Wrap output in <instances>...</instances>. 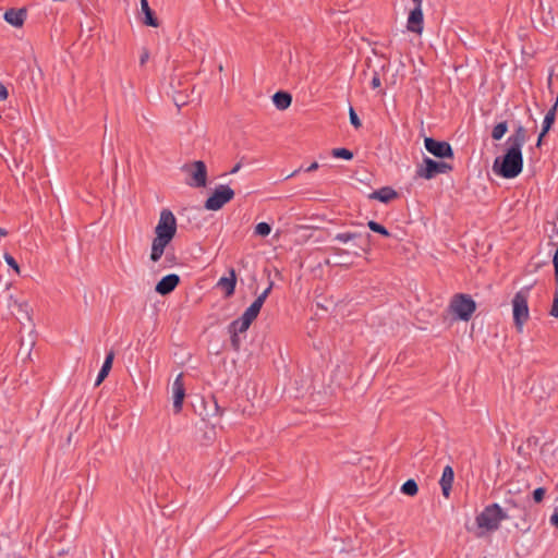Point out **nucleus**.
<instances>
[{
  "instance_id": "nucleus-1",
  "label": "nucleus",
  "mask_w": 558,
  "mask_h": 558,
  "mask_svg": "<svg viewBox=\"0 0 558 558\" xmlns=\"http://www.w3.org/2000/svg\"><path fill=\"white\" fill-rule=\"evenodd\" d=\"M523 169L522 150L508 146L505 154L495 158L493 171L504 179L517 178Z\"/></svg>"
},
{
  "instance_id": "nucleus-2",
  "label": "nucleus",
  "mask_w": 558,
  "mask_h": 558,
  "mask_svg": "<svg viewBox=\"0 0 558 558\" xmlns=\"http://www.w3.org/2000/svg\"><path fill=\"white\" fill-rule=\"evenodd\" d=\"M507 519V512L498 504H492L486 506L475 520L480 529L492 532L498 530L500 522Z\"/></svg>"
},
{
  "instance_id": "nucleus-3",
  "label": "nucleus",
  "mask_w": 558,
  "mask_h": 558,
  "mask_svg": "<svg viewBox=\"0 0 558 558\" xmlns=\"http://www.w3.org/2000/svg\"><path fill=\"white\" fill-rule=\"evenodd\" d=\"M449 308L459 319L468 322L476 310V303L471 295L458 293L451 299Z\"/></svg>"
},
{
  "instance_id": "nucleus-4",
  "label": "nucleus",
  "mask_w": 558,
  "mask_h": 558,
  "mask_svg": "<svg viewBox=\"0 0 558 558\" xmlns=\"http://www.w3.org/2000/svg\"><path fill=\"white\" fill-rule=\"evenodd\" d=\"M530 288L518 291L512 300L513 320L517 329L522 331L523 325L529 319V299Z\"/></svg>"
},
{
  "instance_id": "nucleus-5",
  "label": "nucleus",
  "mask_w": 558,
  "mask_h": 558,
  "mask_svg": "<svg viewBox=\"0 0 558 558\" xmlns=\"http://www.w3.org/2000/svg\"><path fill=\"white\" fill-rule=\"evenodd\" d=\"M453 169L451 163L446 161H436L429 157H424L422 165L416 169V177L430 180L438 174L449 173Z\"/></svg>"
},
{
  "instance_id": "nucleus-6",
  "label": "nucleus",
  "mask_w": 558,
  "mask_h": 558,
  "mask_svg": "<svg viewBox=\"0 0 558 558\" xmlns=\"http://www.w3.org/2000/svg\"><path fill=\"white\" fill-rule=\"evenodd\" d=\"M371 238L369 233L365 235L357 232H341L337 233L333 238V241H338L340 243L354 242L353 245L357 248L353 252L355 256H361V253H369L371 252Z\"/></svg>"
},
{
  "instance_id": "nucleus-7",
  "label": "nucleus",
  "mask_w": 558,
  "mask_h": 558,
  "mask_svg": "<svg viewBox=\"0 0 558 558\" xmlns=\"http://www.w3.org/2000/svg\"><path fill=\"white\" fill-rule=\"evenodd\" d=\"M234 197V191L228 185H219L205 201L204 207L207 210H219Z\"/></svg>"
},
{
  "instance_id": "nucleus-8",
  "label": "nucleus",
  "mask_w": 558,
  "mask_h": 558,
  "mask_svg": "<svg viewBox=\"0 0 558 558\" xmlns=\"http://www.w3.org/2000/svg\"><path fill=\"white\" fill-rule=\"evenodd\" d=\"M177 234V219L173 213L165 208L160 211V217L155 227V235L173 240Z\"/></svg>"
},
{
  "instance_id": "nucleus-9",
  "label": "nucleus",
  "mask_w": 558,
  "mask_h": 558,
  "mask_svg": "<svg viewBox=\"0 0 558 558\" xmlns=\"http://www.w3.org/2000/svg\"><path fill=\"white\" fill-rule=\"evenodd\" d=\"M183 171L190 174L186 184L192 187H205L207 184V167L204 161L196 160L191 165H185Z\"/></svg>"
},
{
  "instance_id": "nucleus-10",
  "label": "nucleus",
  "mask_w": 558,
  "mask_h": 558,
  "mask_svg": "<svg viewBox=\"0 0 558 558\" xmlns=\"http://www.w3.org/2000/svg\"><path fill=\"white\" fill-rule=\"evenodd\" d=\"M424 146L434 157L439 159H453L454 153L451 145L445 141H437L433 137H425Z\"/></svg>"
},
{
  "instance_id": "nucleus-11",
  "label": "nucleus",
  "mask_w": 558,
  "mask_h": 558,
  "mask_svg": "<svg viewBox=\"0 0 558 558\" xmlns=\"http://www.w3.org/2000/svg\"><path fill=\"white\" fill-rule=\"evenodd\" d=\"M272 286H274V282L270 281V283L267 287V289H265V291L262 294H259L254 300V302L242 314L247 319H250L252 323L257 318V316H258V314L260 312V308H262L263 304L265 303V300L267 299V296L269 295V293H270V291L272 289Z\"/></svg>"
},
{
  "instance_id": "nucleus-12",
  "label": "nucleus",
  "mask_w": 558,
  "mask_h": 558,
  "mask_svg": "<svg viewBox=\"0 0 558 558\" xmlns=\"http://www.w3.org/2000/svg\"><path fill=\"white\" fill-rule=\"evenodd\" d=\"M181 279L177 274L162 277L155 286V291L160 295H168L179 286Z\"/></svg>"
},
{
  "instance_id": "nucleus-13",
  "label": "nucleus",
  "mask_w": 558,
  "mask_h": 558,
  "mask_svg": "<svg viewBox=\"0 0 558 558\" xmlns=\"http://www.w3.org/2000/svg\"><path fill=\"white\" fill-rule=\"evenodd\" d=\"M172 393H173V410L174 413H180L183 405V400L185 397V388L183 383V375L179 374L172 384Z\"/></svg>"
},
{
  "instance_id": "nucleus-14",
  "label": "nucleus",
  "mask_w": 558,
  "mask_h": 558,
  "mask_svg": "<svg viewBox=\"0 0 558 558\" xmlns=\"http://www.w3.org/2000/svg\"><path fill=\"white\" fill-rule=\"evenodd\" d=\"M172 240L155 235L151 242V251L149 255V259L153 263H157L160 260L162 255L166 253V250L168 245L171 243Z\"/></svg>"
},
{
  "instance_id": "nucleus-15",
  "label": "nucleus",
  "mask_w": 558,
  "mask_h": 558,
  "mask_svg": "<svg viewBox=\"0 0 558 558\" xmlns=\"http://www.w3.org/2000/svg\"><path fill=\"white\" fill-rule=\"evenodd\" d=\"M527 130L523 125H518L514 132L508 137L507 146L522 150V146L527 141Z\"/></svg>"
},
{
  "instance_id": "nucleus-16",
  "label": "nucleus",
  "mask_w": 558,
  "mask_h": 558,
  "mask_svg": "<svg viewBox=\"0 0 558 558\" xmlns=\"http://www.w3.org/2000/svg\"><path fill=\"white\" fill-rule=\"evenodd\" d=\"M27 15V11L24 8L21 9H9L4 13V20L9 24H11L14 27H21L23 26L25 19Z\"/></svg>"
},
{
  "instance_id": "nucleus-17",
  "label": "nucleus",
  "mask_w": 558,
  "mask_h": 558,
  "mask_svg": "<svg viewBox=\"0 0 558 558\" xmlns=\"http://www.w3.org/2000/svg\"><path fill=\"white\" fill-rule=\"evenodd\" d=\"M408 29L415 34L423 31V11L422 8H414L408 17Z\"/></svg>"
},
{
  "instance_id": "nucleus-18",
  "label": "nucleus",
  "mask_w": 558,
  "mask_h": 558,
  "mask_svg": "<svg viewBox=\"0 0 558 558\" xmlns=\"http://www.w3.org/2000/svg\"><path fill=\"white\" fill-rule=\"evenodd\" d=\"M454 480V472L450 465L445 466L442 471V475L439 481V485L441 487L442 495L448 498L450 496V492L452 488Z\"/></svg>"
},
{
  "instance_id": "nucleus-19",
  "label": "nucleus",
  "mask_w": 558,
  "mask_h": 558,
  "mask_svg": "<svg viewBox=\"0 0 558 558\" xmlns=\"http://www.w3.org/2000/svg\"><path fill=\"white\" fill-rule=\"evenodd\" d=\"M229 277H222L218 281V287L226 291L227 296L233 295L236 284V275L233 268L229 269Z\"/></svg>"
},
{
  "instance_id": "nucleus-20",
  "label": "nucleus",
  "mask_w": 558,
  "mask_h": 558,
  "mask_svg": "<svg viewBox=\"0 0 558 558\" xmlns=\"http://www.w3.org/2000/svg\"><path fill=\"white\" fill-rule=\"evenodd\" d=\"M398 197V193L390 186H384L379 190L374 191L369 198L377 199L381 203H389Z\"/></svg>"
},
{
  "instance_id": "nucleus-21",
  "label": "nucleus",
  "mask_w": 558,
  "mask_h": 558,
  "mask_svg": "<svg viewBox=\"0 0 558 558\" xmlns=\"http://www.w3.org/2000/svg\"><path fill=\"white\" fill-rule=\"evenodd\" d=\"M141 10L144 13L145 17L143 23L147 26L158 27L159 21L155 15V12L150 9L148 0H141Z\"/></svg>"
},
{
  "instance_id": "nucleus-22",
  "label": "nucleus",
  "mask_w": 558,
  "mask_h": 558,
  "mask_svg": "<svg viewBox=\"0 0 558 558\" xmlns=\"http://www.w3.org/2000/svg\"><path fill=\"white\" fill-rule=\"evenodd\" d=\"M274 105L279 110H286L291 106L292 96L288 92L279 90L272 96Z\"/></svg>"
},
{
  "instance_id": "nucleus-23",
  "label": "nucleus",
  "mask_w": 558,
  "mask_h": 558,
  "mask_svg": "<svg viewBox=\"0 0 558 558\" xmlns=\"http://www.w3.org/2000/svg\"><path fill=\"white\" fill-rule=\"evenodd\" d=\"M557 107H558V100L545 114V118L543 120L542 131H541V137H544L551 129V126L555 122V119H556Z\"/></svg>"
},
{
  "instance_id": "nucleus-24",
  "label": "nucleus",
  "mask_w": 558,
  "mask_h": 558,
  "mask_svg": "<svg viewBox=\"0 0 558 558\" xmlns=\"http://www.w3.org/2000/svg\"><path fill=\"white\" fill-rule=\"evenodd\" d=\"M113 359H114V353L112 351H110L107 354L105 362L98 373V376H97V379L95 383L96 386L100 385L105 380V378L108 376V374L112 367Z\"/></svg>"
},
{
  "instance_id": "nucleus-25",
  "label": "nucleus",
  "mask_w": 558,
  "mask_h": 558,
  "mask_svg": "<svg viewBox=\"0 0 558 558\" xmlns=\"http://www.w3.org/2000/svg\"><path fill=\"white\" fill-rule=\"evenodd\" d=\"M252 322L250 319H247L245 316L241 315L239 318L234 319L229 326H228V330H234L236 332H245L250 326H251Z\"/></svg>"
},
{
  "instance_id": "nucleus-26",
  "label": "nucleus",
  "mask_w": 558,
  "mask_h": 558,
  "mask_svg": "<svg viewBox=\"0 0 558 558\" xmlns=\"http://www.w3.org/2000/svg\"><path fill=\"white\" fill-rule=\"evenodd\" d=\"M507 132H508V122L507 121L499 122L492 130V138L495 141H500Z\"/></svg>"
},
{
  "instance_id": "nucleus-27",
  "label": "nucleus",
  "mask_w": 558,
  "mask_h": 558,
  "mask_svg": "<svg viewBox=\"0 0 558 558\" xmlns=\"http://www.w3.org/2000/svg\"><path fill=\"white\" fill-rule=\"evenodd\" d=\"M401 492L408 496H415L418 492L417 483L412 478L405 481L401 486Z\"/></svg>"
},
{
  "instance_id": "nucleus-28",
  "label": "nucleus",
  "mask_w": 558,
  "mask_h": 558,
  "mask_svg": "<svg viewBox=\"0 0 558 558\" xmlns=\"http://www.w3.org/2000/svg\"><path fill=\"white\" fill-rule=\"evenodd\" d=\"M367 227L373 231V232H376V233H379L381 234L385 238H389L391 236V233L388 231V229L386 227H384L383 225L378 223L377 221L375 220H369L367 222Z\"/></svg>"
},
{
  "instance_id": "nucleus-29",
  "label": "nucleus",
  "mask_w": 558,
  "mask_h": 558,
  "mask_svg": "<svg viewBox=\"0 0 558 558\" xmlns=\"http://www.w3.org/2000/svg\"><path fill=\"white\" fill-rule=\"evenodd\" d=\"M331 156L335 158H342L345 160H351L353 158V153L347 148H333L331 149Z\"/></svg>"
},
{
  "instance_id": "nucleus-30",
  "label": "nucleus",
  "mask_w": 558,
  "mask_h": 558,
  "mask_svg": "<svg viewBox=\"0 0 558 558\" xmlns=\"http://www.w3.org/2000/svg\"><path fill=\"white\" fill-rule=\"evenodd\" d=\"M271 232V227L267 222H259L255 227V234L259 236H268Z\"/></svg>"
},
{
  "instance_id": "nucleus-31",
  "label": "nucleus",
  "mask_w": 558,
  "mask_h": 558,
  "mask_svg": "<svg viewBox=\"0 0 558 558\" xmlns=\"http://www.w3.org/2000/svg\"><path fill=\"white\" fill-rule=\"evenodd\" d=\"M229 333H230V340H231V345H232L233 350L239 351L240 347H241V340L239 337L240 332H236L234 330H229Z\"/></svg>"
},
{
  "instance_id": "nucleus-32",
  "label": "nucleus",
  "mask_w": 558,
  "mask_h": 558,
  "mask_svg": "<svg viewBox=\"0 0 558 558\" xmlns=\"http://www.w3.org/2000/svg\"><path fill=\"white\" fill-rule=\"evenodd\" d=\"M349 118H350V122L351 124L355 128V129H359L362 126V122L360 120V118L357 117L355 110L353 109V107H350L349 109Z\"/></svg>"
},
{
  "instance_id": "nucleus-33",
  "label": "nucleus",
  "mask_w": 558,
  "mask_h": 558,
  "mask_svg": "<svg viewBox=\"0 0 558 558\" xmlns=\"http://www.w3.org/2000/svg\"><path fill=\"white\" fill-rule=\"evenodd\" d=\"M4 260L7 262V264L16 272V274H20V266L17 264V262L15 260V258L9 254V253H4Z\"/></svg>"
},
{
  "instance_id": "nucleus-34",
  "label": "nucleus",
  "mask_w": 558,
  "mask_h": 558,
  "mask_svg": "<svg viewBox=\"0 0 558 558\" xmlns=\"http://www.w3.org/2000/svg\"><path fill=\"white\" fill-rule=\"evenodd\" d=\"M546 494V489L544 487H538L533 492V500L536 504H539L543 501Z\"/></svg>"
},
{
  "instance_id": "nucleus-35",
  "label": "nucleus",
  "mask_w": 558,
  "mask_h": 558,
  "mask_svg": "<svg viewBox=\"0 0 558 558\" xmlns=\"http://www.w3.org/2000/svg\"><path fill=\"white\" fill-rule=\"evenodd\" d=\"M149 56H150L149 50L146 47H143L141 57H140V65L141 66H144L146 64V62L149 59Z\"/></svg>"
},
{
  "instance_id": "nucleus-36",
  "label": "nucleus",
  "mask_w": 558,
  "mask_h": 558,
  "mask_svg": "<svg viewBox=\"0 0 558 558\" xmlns=\"http://www.w3.org/2000/svg\"><path fill=\"white\" fill-rule=\"evenodd\" d=\"M173 101L178 108H181L187 102L185 96H183L181 93H178L173 96Z\"/></svg>"
},
{
  "instance_id": "nucleus-37",
  "label": "nucleus",
  "mask_w": 558,
  "mask_h": 558,
  "mask_svg": "<svg viewBox=\"0 0 558 558\" xmlns=\"http://www.w3.org/2000/svg\"><path fill=\"white\" fill-rule=\"evenodd\" d=\"M380 85H381L380 76L377 72H374V75L371 81V86H372V88L376 89V88L380 87Z\"/></svg>"
},
{
  "instance_id": "nucleus-38",
  "label": "nucleus",
  "mask_w": 558,
  "mask_h": 558,
  "mask_svg": "<svg viewBox=\"0 0 558 558\" xmlns=\"http://www.w3.org/2000/svg\"><path fill=\"white\" fill-rule=\"evenodd\" d=\"M550 315L558 317V292L555 294L554 303L550 310Z\"/></svg>"
},
{
  "instance_id": "nucleus-39",
  "label": "nucleus",
  "mask_w": 558,
  "mask_h": 558,
  "mask_svg": "<svg viewBox=\"0 0 558 558\" xmlns=\"http://www.w3.org/2000/svg\"><path fill=\"white\" fill-rule=\"evenodd\" d=\"M329 251L333 254V255H343V254H349V251H345L343 248H340V247H336V246H330L329 247Z\"/></svg>"
},
{
  "instance_id": "nucleus-40",
  "label": "nucleus",
  "mask_w": 558,
  "mask_h": 558,
  "mask_svg": "<svg viewBox=\"0 0 558 558\" xmlns=\"http://www.w3.org/2000/svg\"><path fill=\"white\" fill-rule=\"evenodd\" d=\"M166 262L169 263V266H172L174 264H177V257L174 256L173 253H169V252H166Z\"/></svg>"
},
{
  "instance_id": "nucleus-41",
  "label": "nucleus",
  "mask_w": 558,
  "mask_h": 558,
  "mask_svg": "<svg viewBox=\"0 0 558 558\" xmlns=\"http://www.w3.org/2000/svg\"><path fill=\"white\" fill-rule=\"evenodd\" d=\"M9 97L8 88L0 83V100H5Z\"/></svg>"
},
{
  "instance_id": "nucleus-42",
  "label": "nucleus",
  "mask_w": 558,
  "mask_h": 558,
  "mask_svg": "<svg viewBox=\"0 0 558 558\" xmlns=\"http://www.w3.org/2000/svg\"><path fill=\"white\" fill-rule=\"evenodd\" d=\"M550 523L555 527H558V508L555 509L554 513L550 517Z\"/></svg>"
},
{
  "instance_id": "nucleus-43",
  "label": "nucleus",
  "mask_w": 558,
  "mask_h": 558,
  "mask_svg": "<svg viewBox=\"0 0 558 558\" xmlns=\"http://www.w3.org/2000/svg\"><path fill=\"white\" fill-rule=\"evenodd\" d=\"M318 167H319V166H318V163H317L316 161H314L313 163H311V165L305 169V171H306V172H313V171L317 170V169H318Z\"/></svg>"
},
{
  "instance_id": "nucleus-44",
  "label": "nucleus",
  "mask_w": 558,
  "mask_h": 558,
  "mask_svg": "<svg viewBox=\"0 0 558 558\" xmlns=\"http://www.w3.org/2000/svg\"><path fill=\"white\" fill-rule=\"evenodd\" d=\"M505 504L507 507L518 508L519 505L514 499H506Z\"/></svg>"
},
{
  "instance_id": "nucleus-45",
  "label": "nucleus",
  "mask_w": 558,
  "mask_h": 558,
  "mask_svg": "<svg viewBox=\"0 0 558 558\" xmlns=\"http://www.w3.org/2000/svg\"><path fill=\"white\" fill-rule=\"evenodd\" d=\"M240 168H241V163H240V162H238V163H236V165L231 169L230 173H232V174H233V173H236V172L240 170Z\"/></svg>"
},
{
  "instance_id": "nucleus-46",
  "label": "nucleus",
  "mask_w": 558,
  "mask_h": 558,
  "mask_svg": "<svg viewBox=\"0 0 558 558\" xmlns=\"http://www.w3.org/2000/svg\"><path fill=\"white\" fill-rule=\"evenodd\" d=\"M422 1L423 0H413V2L415 3V8H422Z\"/></svg>"
},
{
  "instance_id": "nucleus-47",
  "label": "nucleus",
  "mask_w": 558,
  "mask_h": 558,
  "mask_svg": "<svg viewBox=\"0 0 558 558\" xmlns=\"http://www.w3.org/2000/svg\"><path fill=\"white\" fill-rule=\"evenodd\" d=\"M543 138L544 137H541V134L538 135V138H537V142H536V146L537 147H541L542 143H543Z\"/></svg>"
},
{
  "instance_id": "nucleus-48",
  "label": "nucleus",
  "mask_w": 558,
  "mask_h": 558,
  "mask_svg": "<svg viewBox=\"0 0 558 558\" xmlns=\"http://www.w3.org/2000/svg\"><path fill=\"white\" fill-rule=\"evenodd\" d=\"M300 170H301V168H300V169H298V170H295V171H293V172H292L291 174H289L287 178L294 177L296 173H299V172H300Z\"/></svg>"
},
{
  "instance_id": "nucleus-49",
  "label": "nucleus",
  "mask_w": 558,
  "mask_h": 558,
  "mask_svg": "<svg viewBox=\"0 0 558 558\" xmlns=\"http://www.w3.org/2000/svg\"><path fill=\"white\" fill-rule=\"evenodd\" d=\"M0 235H7V231L2 228H0Z\"/></svg>"
}]
</instances>
